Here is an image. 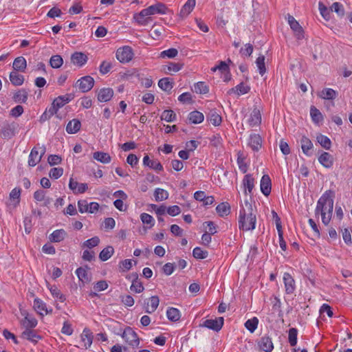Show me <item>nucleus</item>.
<instances>
[{
    "label": "nucleus",
    "mask_w": 352,
    "mask_h": 352,
    "mask_svg": "<svg viewBox=\"0 0 352 352\" xmlns=\"http://www.w3.org/2000/svg\"><path fill=\"white\" fill-rule=\"evenodd\" d=\"M158 86L164 91H170L173 87V82L169 78H163L159 80Z\"/></svg>",
    "instance_id": "43"
},
{
    "label": "nucleus",
    "mask_w": 352,
    "mask_h": 352,
    "mask_svg": "<svg viewBox=\"0 0 352 352\" xmlns=\"http://www.w3.org/2000/svg\"><path fill=\"white\" fill-rule=\"evenodd\" d=\"M15 129L14 125H7L1 130L0 137L4 140H10L14 135Z\"/></svg>",
    "instance_id": "29"
},
{
    "label": "nucleus",
    "mask_w": 352,
    "mask_h": 352,
    "mask_svg": "<svg viewBox=\"0 0 352 352\" xmlns=\"http://www.w3.org/2000/svg\"><path fill=\"white\" fill-rule=\"evenodd\" d=\"M10 80L11 83L15 86H20L24 82V77L23 75L18 74L16 72H12L10 74Z\"/></svg>",
    "instance_id": "41"
},
{
    "label": "nucleus",
    "mask_w": 352,
    "mask_h": 352,
    "mask_svg": "<svg viewBox=\"0 0 352 352\" xmlns=\"http://www.w3.org/2000/svg\"><path fill=\"white\" fill-rule=\"evenodd\" d=\"M21 189L19 188H14L10 193L9 198L10 203L9 206H12L16 208L20 202Z\"/></svg>",
    "instance_id": "25"
},
{
    "label": "nucleus",
    "mask_w": 352,
    "mask_h": 352,
    "mask_svg": "<svg viewBox=\"0 0 352 352\" xmlns=\"http://www.w3.org/2000/svg\"><path fill=\"white\" fill-rule=\"evenodd\" d=\"M258 324V319L256 317H253L251 319L248 320L245 322V328L250 332L253 333L257 329Z\"/></svg>",
    "instance_id": "51"
},
{
    "label": "nucleus",
    "mask_w": 352,
    "mask_h": 352,
    "mask_svg": "<svg viewBox=\"0 0 352 352\" xmlns=\"http://www.w3.org/2000/svg\"><path fill=\"white\" fill-rule=\"evenodd\" d=\"M69 188L74 192V194H77L85 192L87 190L88 186L85 183L79 184L78 182L74 181L72 178H71L69 183Z\"/></svg>",
    "instance_id": "15"
},
{
    "label": "nucleus",
    "mask_w": 352,
    "mask_h": 352,
    "mask_svg": "<svg viewBox=\"0 0 352 352\" xmlns=\"http://www.w3.org/2000/svg\"><path fill=\"white\" fill-rule=\"evenodd\" d=\"M93 157L94 159L103 164H108L111 160V157L109 154L100 151H96L94 153Z\"/></svg>",
    "instance_id": "37"
},
{
    "label": "nucleus",
    "mask_w": 352,
    "mask_h": 352,
    "mask_svg": "<svg viewBox=\"0 0 352 352\" xmlns=\"http://www.w3.org/2000/svg\"><path fill=\"white\" fill-rule=\"evenodd\" d=\"M224 322L223 317H219L215 319H207L206 320L201 327H206L209 329H212L214 331H219L221 329Z\"/></svg>",
    "instance_id": "6"
},
{
    "label": "nucleus",
    "mask_w": 352,
    "mask_h": 352,
    "mask_svg": "<svg viewBox=\"0 0 352 352\" xmlns=\"http://www.w3.org/2000/svg\"><path fill=\"white\" fill-rule=\"evenodd\" d=\"M93 335L89 329L85 328L81 334V341L84 343L85 349H89L93 342Z\"/></svg>",
    "instance_id": "28"
},
{
    "label": "nucleus",
    "mask_w": 352,
    "mask_h": 352,
    "mask_svg": "<svg viewBox=\"0 0 352 352\" xmlns=\"http://www.w3.org/2000/svg\"><path fill=\"white\" fill-rule=\"evenodd\" d=\"M298 329L291 328L289 330L288 341L292 346H295L297 344Z\"/></svg>",
    "instance_id": "54"
},
{
    "label": "nucleus",
    "mask_w": 352,
    "mask_h": 352,
    "mask_svg": "<svg viewBox=\"0 0 352 352\" xmlns=\"http://www.w3.org/2000/svg\"><path fill=\"white\" fill-rule=\"evenodd\" d=\"M154 197L156 201H164L168 199V192L162 188H157L155 190Z\"/></svg>",
    "instance_id": "52"
},
{
    "label": "nucleus",
    "mask_w": 352,
    "mask_h": 352,
    "mask_svg": "<svg viewBox=\"0 0 352 352\" xmlns=\"http://www.w3.org/2000/svg\"><path fill=\"white\" fill-rule=\"evenodd\" d=\"M207 117L214 126H219L222 122L221 116L214 109L210 110Z\"/></svg>",
    "instance_id": "35"
},
{
    "label": "nucleus",
    "mask_w": 352,
    "mask_h": 352,
    "mask_svg": "<svg viewBox=\"0 0 352 352\" xmlns=\"http://www.w3.org/2000/svg\"><path fill=\"white\" fill-rule=\"evenodd\" d=\"M143 165L158 172L162 171L164 169L160 162L151 160L147 155L143 158Z\"/></svg>",
    "instance_id": "19"
},
{
    "label": "nucleus",
    "mask_w": 352,
    "mask_h": 352,
    "mask_svg": "<svg viewBox=\"0 0 352 352\" xmlns=\"http://www.w3.org/2000/svg\"><path fill=\"white\" fill-rule=\"evenodd\" d=\"M184 66L183 63L170 62L167 65L164 66V70L166 74L179 72Z\"/></svg>",
    "instance_id": "42"
},
{
    "label": "nucleus",
    "mask_w": 352,
    "mask_h": 352,
    "mask_svg": "<svg viewBox=\"0 0 352 352\" xmlns=\"http://www.w3.org/2000/svg\"><path fill=\"white\" fill-rule=\"evenodd\" d=\"M334 192L331 190L325 191L318 200L315 210L316 216L321 215L322 221L327 226L333 215Z\"/></svg>",
    "instance_id": "1"
},
{
    "label": "nucleus",
    "mask_w": 352,
    "mask_h": 352,
    "mask_svg": "<svg viewBox=\"0 0 352 352\" xmlns=\"http://www.w3.org/2000/svg\"><path fill=\"white\" fill-rule=\"evenodd\" d=\"M260 350L264 352H272L274 349V344L272 338L268 336L262 337L258 342Z\"/></svg>",
    "instance_id": "9"
},
{
    "label": "nucleus",
    "mask_w": 352,
    "mask_h": 352,
    "mask_svg": "<svg viewBox=\"0 0 352 352\" xmlns=\"http://www.w3.org/2000/svg\"><path fill=\"white\" fill-rule=\"evenodd\" d=\"M41 160V156H38V151L36 148H33L30 152L28 159V164L30 166H35Z\"/></svg>",
    "instance_id": "38"
},
{
    "label": "nucleus",
    "mask_w": 352,
    "mask_h": 352,
    "mask_svg": "<svg viewBox=\"0 0 352 352\" xmlns=\"http://www.w3.org/2000/svg\"><path fill=\"white\" fill-rule=\"evenodd\" d=\"M166 316L168 319L172 322L179 321L181 317L179 309L174 307H169L167 309Z\"/></svg>",
    "instance_id": "40"
},
{
    "label": "nucleus",
    "mask_w": 352,
    "mask_h": 352,
    "mask_svg": "<svg viewBox=\"0 0 352 352\" xmlns=\"http://www.w3.org/2000/svg\"><path fill=\"white\" fill-rule=\"evenodd\" d=\"M27 67V62L24 57L19 56L13 62L12 67L16 71L24 72Z\"/></svg>",
    "instance_id": "33"
},
{
    "label": "nucleus",
    "mask_w": 352,
    "mask_h": 352,
    "mask_svg": "<svg viewBox=\"0 0 352 352\" xmlns=\"http://www.w3.org/2000/svg\"><path fill=\"white\" fill-rule=\"evenodd\" d=\"M176 119V114L173 110H164L161 116V120L168 122H173Z\"/></svg>",
    "instance_id": "53"
},
{
    "label": "nucleus",
    "mask_w": 352,
    "mask_h": 352,
    "mask_svg": "<svg viewBox=\"0 0 352 352\" xmlns=\"http://www.w3.org/2000/svg\"><path fill=\"white\" fill-rule=\"evenodd\" d=\"M318 162L321 165L327 168L332 167L334 162V159L332 155L327 152H322V154L318 157Z\"/></svg>",
    "instance_id": "16"
},
{
    "label": "nucleus",
    "mask_w": 352,
    "mask_h": 352,
    "mask_svg": "<svg viewBox=\"0 0 352 352\" xmlns=\"http://www.w3.org/2000/svg\"><path fill=\"white\" fill-rule=\"evenodd\" d=\"M148 9L151 15L155 14H166L168 10V8L165 4L160 2L148 6Z\"/></svg>",
    "instance_id": "21"
},
{
    "label": "nucleus",
    "mask_w": 352,
    "mask_h": 352,
    "mask_svg": "<svg viewBox=\"0 0 352 352\" xmlns=\"http://www.w3.org/2000/svg\"><path fill=\"white\" fill-rule=\"evenodd\" d=\"M316 140L322 147H323L326 150L330 149L331 146V142L327 136L319 134L318 135H317Z\"/></svg>",
    "instance_id": "47"
},
{
    "label": "nucleus",
    "mask_w": 352,
    "mask_h": 352,
    "mask_svg": "<svg viewBox=\"0 0 352 352\" xmlns=\"http://www.w3.org/2000/svg\"><path fill=\"white\" fill-rule=\"evenodd\" d=\"M283 280L285 287V292L287 294H293L295 290V281L292 276L287 272L283 275Z\"/></svg>",
    "instance_id": "17"
},
{
    "label": "nucleus",
    "mask_w": 352,
    "mask_h": 352,
    "mask_svg": "<svg viewBox=\"0 0 352 352\" xmlns=\"http://www.w3.org/2000/svg\"><path fill=\"white\" fill-rule=\"evenodd\" d=\"M112 67V63L104 60L100 65V72L102 74H106L110 72Z\"/></svg>",
    "instance_id": "61"
},
{
    "label": "nucleus",
    "mask_w": 352,
    "mask_h": 352,
    "mask_svg": "<svg viewBox=\"0 0 352 352\" xmlns=\"http://www.w3.org/2000/svg\"><path fill=\"white\" fill-rule=\"evenodd\" d=\"M113 94V90L111 88H102L98 93V100L101 102H108L112 98Z\"/></svg>",
    "instance_id": "12"
},
{
    "label": "nucleus",
    "mask_w": 352,
    "mask_h": 352,
    "mask_svg": "<svg viewBox=\"0 0 352 352\" xmlns=\"http://www.w3.org/2000/svg\"><path fill=\"white\" fill-rule=\"evenodd\" d=\"M21 337L34 343H37L39 340L42 339V336L38 335L36 331L32 329H25L21 333Z\"/></svg>",
    "instance_id": "11"
},
{
    "label": "nucleus",
    "mask_w": 352,
    "mask_h": 352,
    "mask_svg": "<svg viewBox=\"0 0 352 352\" xmlns=\"http://www.w3.org/2000/svg\"><path fill=\"white\" fill-rule=\"evenodd\" d=\"M63 64V59L60 55H53L50 59V65L54 69L60 68Z\"/></svg>",
    "instance_id": "49"
},
{
    "label": "nucleus",
    "mask_w": 352,
    "mask_h": 352,
    "mask_svg": "<svg viewBox=\"0 0 352 352\" xmlns=\"http://www.w3.org/2000/svg\"><path fill=\"white\" fill-rule=\"evenodd\" d=\"M188 119L193 124H199L204 121V114L198 111H193L188 115Z\"/></svg>",
    "instance_id": "39"
},
{
    "label": "nucleus",
    "mask_w": 352,
    "mask_h": 352,
    "mask_svg": "<svg viewBox=\"0 0 352 352\" xmlns=\"http://www.w3.org/2000/svg\"><path fill=\"white\" fill-rule=\"evenodd\" d=\"M34 308L35 311L40 315L43 316L44 314L43 311L45 312V314H47L49 313V311L47 309L46 304L40 298H35L34 300ZM52 309H51L50 310V312H52Z\"/></svg>",
    "instance_id": "23"
},
{
    "label": "nucleus",
    "mask_w": 352,
    "mask_h": 352,
    "mask_svg": "<svg viewBox=\"0 0 352 352\" xmlns=\"http://www.w3.org/2000/svg\"><path fill=\"white\" fill-rule=\"evenodd\" d=\"M114 249L112 246H107L99 254V258L102 261H106L113 254Z\"/></svg>",
    "instance_id": "46"
},
{
    "label": "nucleus",
    "mask_w": 352,
    "mask_h": 352,
    "mask_svg": "<svg viewBox=\"0 0 352 352\" xmlns=\"http://www.w3.org/2000/svg\"><path fill=\"white\" fill-rule=\"evenodd\" d=\"M99 243L100 239L98 236H94L91 239L85 241L83 243V246L92 248L97 246Z\"/></svg>",
    "instance_id": "63"
},
{
    "label": "nucleus",
    "mask_w": 352,
    "mask_h": 352,
    "mask_svg": "<svg viewBox=\"0 0 352 352\" xmlns=\"http://www.w3.org/2000/svg\"><path fill=\"white\" fill-rule=\"evenodd\" d=\"M76 85L82 93L89 91L94 85V80L90 76H85L76 82Z\"/></svg>",
    "instance_id": "5"
},
{
    "label": "nucleus",
    "mask_w": 352,
    "mask_h": 352,
    "mask_svg": "<svg viewBox=\"0 0 352 352\" xmlns=\"http://www.w3.org/2000/svg\"><path fill=\"white\" fill-rule=\"evenodd\" d=\"M318 96L324 100H334L338 96V92L331 88H324L319 94Z\"/></svg>",
    "instance_id": "27"
},
{
    "label": "nucleus",
    "mask_w": 352,
    "mask_h": 352,
    "mask_svg": "<svg viewBox=\"0 0 352 352\" xmlns=\"http://www.w3.org/2000/svg\"><path fill=\"white\" fill-rule=\"evenodd\" d=\"M256 212L248 201H244L239 215V228L243 231L253 230L255 228Z\"/></svg>",
    "instance_id": "2"
},
{
    "label": "nucleus",
    "mask_w": 352,
    "mask_h": 352,
    "mask_svg": "<svg viewBox=\"0 0 352 352\" xmlns=\"http://www.w3.org/2000/svg\"><path fill=\"white\" fill-rule=\"evenodd\" d=\"M287 21L291 29L294 32L297 39L300 40L304 38V31L299 23L290 14H288Z\"/></svg>",
    "instance_id": "7"
},
{
    "label": "nucleus",
    "mask_w": 352,
    "mask_h": 352,
    "mask_svg": "<svg viewBox=\"0 0 352 352\" xmlns=\"http://www.w3.org/2000/svg\"><path fill=\"white\" fill-rule=\"evenodd\" d=\"M74 98V95L73 94H67L63 96H60L56 98L52 104L56 105L58 109L63 107L65 104L69 102Z\"/></svg>",
    "instance_id": "18"
},
{
    "label": "nucleus",
    "mask_w": 352,
    "mask_h": 352,
    "mask_svg": "<svg viewBox=\"0 0 352 352\" xmlns=\"http://www.w3.org/2000/svg\"><path fill=\"white\" fill-rule=\"evenodd\" d=\"M28 91L23 89L14 94L13 99L16 102L25 103L28 100Z\"/></svg>",
    "instance_id": "44"
},
{
    "label": "nucleus",
    "mask_w": 352,
    "mask_h": 352,
    "mask_svg": "<svg viewBox=\"0 0 352 352\" xmlns=\"http://www.w3.org/2000/svg\"><path fill=\"white\" fill-rule=\"evenodd\" d=\"M63 169L62 168H52L50 171V177L52 179H58L63 175Z\"/></svg>",
    "instance_id": "64"
},
{
    "label": "nucleus",
    "mask_w": 352,
    "mask_h": 352,
    "mask_svg": "<svg viewBox=\"0 0 352 352\" xmlns=\"http://www.w3.org/2000/svg\"><path fill=\"white\" fill-rule=\"evenodd\" d=\"M150 15L148 9L146 8L142 10L139 13L135 14L133 19L138 24L144 25L147 22L148 19H149V18L146 17Z\"/></svg>",
    "instance_id": "26"
},
{
    "label": "nucleus",
    "mask_w": 352,
    "mask_h": 352,
    "mask_svg": "<svg viewBox=\"0 0 352 352\" xmlns=\"http://www.w3.org/2000/svg\"><path fill=\"white\" fill-rule=\"evenodd\" d=\"M160 302V299L157 296H153L150 298V305H148L146 312L148 314L153 313L157 308Z\"/></svg>",
    "instance_id": "48"
},
{
    "label": "nucleus",
    "mask_w": 352,
    "mask_h": 352,
    "mask_svg": "<svg viewBox=\"0 0 352 352\" xmlns=\"http://www.w3.org/2000/svg\"><path fill=\"white\" fill-rule=\"evenodd\" d=\"M50 291L52 294V295L55 297V298H57L59 299V300L63 302L65 300V297L64 295H63L61 293H60V291L58 289V287L56 286H52L50 288Z\"/></svg>",
    "instance_id": "58"
},
{
    "label": "nucleus",
    "mask_w": 352,
    "mask_h": 352,
    "mask_svg": "<svg viewBox=\"0 0 352 352\" xmlns=\"http://www.w3.org/2000/svg\"><path fill=\"white\" fill-rule=\"evenodd\" d=\"M301 148L303 153L307 156L312 154L313 144L309 138L302 136L300 140Z\"/></svg>",
    "instance_id": "20"
},
{
    "label": "nucleus",
    "mask_w": 352,
    "mask_h": 352,
    "mask_svg": "<svg viewBox=\"0 0 352 352\" xmlns=\"http://www.w3.org/2000/svg\"><path fill=\"white\" fill-rule=\"evenodd\" d=\"M331 10H333L338 14V16H342L344 14V9L343 6L338 2H335L331 7Z\"/></svg>",
    "instance_id": "62"
},
{
    "label": "nucleus",
    "mask_w": 352,
    "mask_h": 352,
    "mask_svg": "<svg viewBox=\"0 0 352 352\" xmlns=\"http://www.w3.org/2000/svg\"><path fill=\"white\" fill-rule=\"evenodd\" d=\"M178 54V51L175 48H170L166 50H164L160 53L161 58L168 57L169 58H173L177 56Z\"/></svg>",
    "instance_id": "57"
},
{
    "label": "nucleus",
    "mask_w": 352,
    "mask_h": 352,
    "mask_svg": "<svg viewBox=\"0 0 352 352\" xmlns=\"http://www.w3.org/2000/svg\"><path fill=\"white\" fill-rule=\"evenodd\" d=\"M310 116L311 117L313 122L316 124H318L323 120V116L321 112L315 106L311 107Z\"/></svg>",
    "instance_id": "45"
},
{
    "label": "nucleus",
    "mask_w": 352,
    "mask_h": 352,
    "mask_svg": "<svg viewBox=\"0 0 352 352\" xmlns=\"http://www.w3.org/2000/svg\"><path fill=\"white\" fill-rule=\"evenodd\" d=\"M87 60V56L81 52H75L71 56L72 63L78 67H82Z\"/></svg>",
    "instance_id": "10"
},
{
    "label": "nucleus",
    "mask_w": 352,
    "mask_h": 352,
    "mask_svg": "<svg viewBox=\"0 0 352 352\" xmlns=\"http://www.w3.org/2000/svg\"><path fill=\"white\" fill-rule=\"evenodd\" d=\"M195 6V0H188L187 2L182 6L179 14L182 17H186L193 10Z\"/></svg>",
    "instance_id": "34"
},
{
    "label": "nucleus",
    "mask_w": 352,
    "mask_h": 352,
    "mask_svg": "<svg viewBox=\"0 0 352 352\" xmlns=\"http://www.w3.org/2000/svg\"><path fill=\"white\" fill-rule=\"evenodd\" d=\"M140 219L144 224L149 225V228L154 226V219L151 215L147 213H142L140 215Z\"/></svg>",
    "instance_id": "59"
},
{
    "label": "nucleus",
    "mask_w": 352,
    "mask_h": 352,
    "mask_svg": "<svg viewBox=\"0 0 352 352\" xmlns=\"http://www.w3.org/2000/svg\"><path fill=\"white\" fill-rule=\"evenodd\" d=\"M67 232L63 229L54 230L50 236V240L52 242L58 243L65 239Z\"/></svg>",
    "instance_id": "31"
},
{
    "label": "nucleus",
    "mask_w": 352,
    "mask_h": 352,
    "mask_svg": "<svg viewBox=\"0 0 352 352\" xmlns=\"http://www.w3.org/2000/svg\"><path fill=\"white\" fill-rule=\"evenodd\" d=\"M76 274L78 276V278H79L80 280L81 281H89V278H88V275H87V270L80 267H78L76 271Z\"/></svg>",
    "instance_id": "60"
},
{
    "label": "nucleus",
    "mask_w": 352,
    "mask_h": 352,
    "mask_svg": "<svg viewBox=\"0 0 352 352\" xmlns=\"http://www.w3.org/2000/svg\"><path fill=\"white\" fill-rule=\"evenodd\" d=\"M248 146L254 151H258L262 146V139L258 134H251L248 140Z\"/></svg>",
    "instance_id": "13"
},
{
    "label": "nucleus",
    "mask_w": 352,
    "mask_h": 352,
    "mask_svg": "<svg viewBox=\"0 0 352 352\" xmlns=\"http://www.w3.org/2000/svg\"><path fill=\"white\" fill-rule=\"evenodd\" d=\"M133 56V50L129 46L120 47L116 51V58L122 63L131 61Z\"/></svg>",
    "instance_id": "4"
},
{
    "label": "nucleus",
    "mask_w": 352,
    "mask_h": 352,
    "mask_svg": "<svg viewBox=\"0 0 352 352\" xmlns=\"http://www.w3.org/2000/svg\"><path fill=\"white\" fill-rule=\"evenodd\" d=\"M21 314L24 316V319L21 321V324L25 329H33L36 327L38 321L34 317L30 315L25 310L21 309Z\"/></svg>",
    "instance_id": "8"
},
{
    "label": "nucleus",
    "mask_w": 352,
    "mask_h": 352,
    "mask_svg": "<svg viewBox=\"0 0 352 352\" xmlns=\"http://www.w3.org/2000/svg\"><path fill=\"white\" fill-rule=\"evenodd\" d=\"M194 91L197 94H206L209 92V87L205 82H198L194 85Z\"/></svg>",
    "instance_id": "50"
},
{
    "label": "nucleus",
    "mask_w": 352,
    "mask_h": 352,
    "mask_svg": "<svg viewBox=\"0 0 352 352\" xmlns=\"http://www.w3.org/2000/svg\"><path fill=\"white\" fill-rule=\"evenodd\" d=\"M243 185L245 188V193L252 194V190L254 187V179L251 174H247L244 176L243 179Z\"/></svg>",
    "instance_id": "22"
},
{
    "label": "nucleus",
    "mask_w": 352,
    "mask_h": 352,
    "mask_svg": "<svg viewBox=\"0 0 352 352\" xmlns=\"http://www.w3.org/2000/svg\"><path fill=\"white\" fill-rule=\"evenodd\" d=\"M217 212L221 217L228 216L230 213V206L228 202H222L217 205Z\"/></svg>",
    "instance_id": "36"
},
{
    "label": "nucleus",
    "mask_w": 352,
    "mask_h": 352,
    "mask_svg": "<svg viewBox=\"0 0 352 352\" xmlns=\"http://www.w3.org/2000/svg\"><path fill=\"white\" fill-rule=\"evenodd\" d=\"M122 337L126 343L133 348L139 346L140 339L138 334L130 327H126L124 330Z\"/></svg>",
    "instance_id": "3"
},
{
    "label": "nucleus",
    "mask_w": 352,
    "mask_h": 352,
    "mask_svg": "<svg viewBox=\"0 0 352 352\" xmlns=\"http://www.w3.org/2000/svg\"><path fill=\"white\" fill-rule=\"evenodd\" d=\"M132 276L134 279L132 281V284L130 287V289L135 293H141L144 291V287L142 283L138 279V275L137 273L133 274Z\"/></svg>",
    "instance_id": "30"
},
{
    "label": "nucleus",
    "mask_w": 352,
    "mask_h": 352,
    "mask_svg": "<svg viewBox=\"0 0 352 352\" xmlns=\"http://www.w3.org/2000/svg\"><path fill=\"white\" fill-rule=\"evenodd\" d=\"M260 186L262 193L265 196H268L272 190L271 179L268 175H264L262 177Z\"/></svg>",
    "instance_id": "14"
},
{
    "label": "nucleus",
    "mask_w": 352,
    "mask_h": 352,
    "mask_svg": "<svg viewBox=\"0 0 352 352\" xmlns=\"http://www.w3.org/2000/svg\"><path fill=\"white\" fill-rule=\"evenodd\" d=\"M192 256L197 259H204L208 257V252L199 247H196L193 249Z\"/></svg>",
    "instance_id": "55"
},
{
    "label": "nucleus",
    "mask_w": 352,
    "mask_h": 352,
    "mask_svg": "<svg viewBox=\"0 0 352 352\" xmlns=\"http://www.w3.org/2000/svg\"><path fill=\"white\" fill-rule=\"evenodd\" d=\"M81 127V122L78 119L70 120L66 126V131L69 134H75L78 132Z\"/></svg>",
    "instance_id": "24"
},
{
    "label": "nucleus",
    "mask_w": 352,
    "mask_h": 352,
    "mask_svg": "<svg viewBox=\"0 0 352 352\" xmlns=\"http://www.w3.org/2000/svg\"><path fill=\"white\" fill-rule=\"evenodd\" d=\"M261 122V115L259 109L254 108L248 119V123L250 126H256Z\"/></svg>",
    "instance_id": "32"
},
{
    "label": "nucleus",
    "mask_w": 352,
    "mask_h": 352,
    "mask_svg": "<svg viewBox=\"0 0 352 352\" xmlns=\"http://www.w3.org/2000/svg\"><path fill=\"white\" fill-rule=\"evenodd\" d=\"M256 64L258 69L259 74L261 76H263L266 72L265 56L263 55H260L256 60Z\"/></svg>",
    "instance_id": "56"
}]
</instances>
